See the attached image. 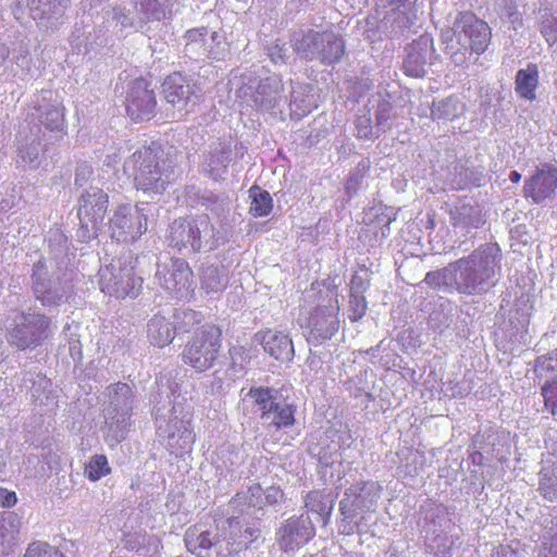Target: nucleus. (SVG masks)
Listing matches in <instances>:
<instances>
[{"instance_id":"nucleus-8","label":"nucleus","mask_w":557,"mask_h":557,"mask_svg":"<svg viewBox=\"0 0 557 557\" xmlns=\"http://www.w3.org/2000/svg\"><path fill=\"white\" fill-rule=\"evenodd\" d=\"M455 25L458 36H463L472 52L482 54L488 48L492 29L484 20L479 18L473 12H459Z\"/></svg>"},{"instance_id":"nucleus-25","label":"nucleus","mask_w":557,"mask_h":557,"mask_svg":"<svg viewBox=\"0 0 557 557\" xmlns=\"http://www.w3.org/2000/svg\"><path fill=\"white\" fill-rule=\"evenodd\" d=\"M69 4L70 0H27V7L35 20L61 16Z\"/></svg>"},{"instance_id":"nucleus-28","label":"nucleus","mask_w":557,"mask_h":557,"mask_svg":"<svg viewBox=\"0 0 557 557\" xmlns=\"http://www.w3.org/2000/svg\"><path fill=\"white\" fill-rule=\"evenodd\" d=\"M32 281L36 298L40 300L42 305H50L53 302L50 290V281L47 277L46 265L44 262L38 261L34 264Z\"/></svg>"},{"instance_id":"nucleus-20","label":"nucleus","mask_w":557,"mask_h":557,"mask_svg":"<svg viewBox=\"0 0 557 557\" xmlns=\"http://www.w3.org/2000/svg\"><path fill=\"white\" fill-rule=\"evenodd\" d=\"M162 92L173 106L185 103L194 94L189 81L181 72L171 73L162 83Z\"/></svg>"},{"instance_id":"nucleus-30","label":"nucleus","mask_w":557,"mask_h":557,"mask_svg":"<svg viewBox=\"0 0 557 557\" xmlns=\"http://www.w3.org/2000/svg\"><path fill=\"white\" fill-rule=\"evenodd\" d=\"M250 194L252 199L250 202L249 212L255 218L269 215L273 209V200L270 193L253 186L250 188Z\"/></svg>"},{"instance_id":"nucleus-44","label":"nucleus","mask_w":557,"mask_h":557,"mask_svg":"<svg viewBox=\"0 0 557 557\" xmlns=\"http://www.w3.org/2000/svg\"><path fill=\"white\" fill-rule=\"evenodd\" d=\"M357 137L360 139H370L372 138V126L370 119H364L363 121H359L357 124Z\"/></svg>"},{"instance_id":"nucleus-21","label":"nucleus","mask_w":557,"mask_h":557,"mask_svg":"<svg viewBox=\"0 0 557 557\" xmlns=\"http://www.w3.org/2000/svg\"><path fill=\"white\" fill-rule=\"evenodd\" d=\"M449 216L455 228H480L485 224L481 209L470 203L455 206L449 211Z\"/></svg>"},{"instance_id":"nucleus-14","label":"nucleus","mask_w":557,"mask_h":557,"mask_svg":"<svg viewBox=\"0 0 557 557\" xmlns=\"http://www.w3.org/2000/svg\"><path fill=\"white\" fill-rule=\"evenodd\" d=\"M435 53L433 38L423 34L414 39L407 49V55L403 63L405 75L419 78L426 73L425 66L432 63Z\"/></svg>"},{"instance_id":"nucleus-26","label":"nucleus","mask_w":557,"mask_h":557,"mask_svg":"<svg viewBox=\"0 0 557 557\" xmlns=\"http://www.w3.org/2000/svg\"><path fill=\"white\" fill-rule=\"evenodd\" d=\"M465 109L466 104L457 96H449L433 104L431 116L434 120L454 121L465 112Z\"/></svg>"},{"instance_id":"nucleus-36","label":"nucleus","mask_w":557,"mask_h":557,"mask_svg":"<svg viewBox=\"0 0 557 557\" xmlns=\"http://www.w3.org/2000/svg\"><path fill=\"white\" fill-rule=\"evenodd\" d=\"M368 311V301L364 295L349 294V320L357 322L361 320Z\"/></svg>"},{"instance_id":"nucleus-37","label":"nucleus","mask_w":557,"mask_h":557,"mask_svg":"<svg viewBox=\"0 0 557 557\" xmlns=\"http://www.w3.org/2000/svg\"><path fill=\"white\" fill-rule=\"evenodd\" d=\"M228 356L231 358V368L233 370L243 369L249 362L250 357L245 346L234 345L228 348Z\"/></svg>"},{"instance_id":"nucleus-33","label":"nucleus","mask_w":557,"mask_h":557,"mask_svg":"<svg viewBox=\"0 0 557 557\" xmlns=\"http://www.w3.org/2000/svg\"><path fill=\"white\" fill-rule=\"evenodd\" d=\"M305 506L308 510L323 517L325 521L332 510V502L329 499V496L321 491L309 492L305 499Z\"/></svg>"},{"instance_id":"nucleus-52","label":"nucleus","mask_w":557,"mask_h":557,"mask_svg":"<svg viewBox=\"0 0 557 557\" xmlns=\"http://www.w3.org/2000/svg\"><path fill=\"white\" fill-rule=\"evenodd\" d=\"M188 313L191 314V315L196 314L195 311H189Z\"/></svg>"},{"instance_id":"nucleus-48","label":"nucleus","mask_w":557,"mask_h":557,"mask_svg":"<svg viewBox=\"0 0 557 557\" xmlns=\"http://www.w3.org/2000/svg\"><path fill=\"white\" fill-rule=\"evenodd\" d=\"M408 0H386L389 5H394L397 9L405 7Z\"/></svg>"},{"instance_id":"nucleus-2","label":"nucleus","mask_w":557,"mask_h":557,"mask_svg":"<svg viewBox=\"0 0 557 557\" xmlns=\"http://www.w3.org/2000/svg\"><path fill=\"white\" fill-rule=\"evenodd\" d=\"M223 332L214 323H207L197 329L188 338L182 350V361L202 373L212 369L222 347Z\"/></svg>"},{"instance_id":"nucleus-18","label":"nucleus","mask_w":557,"mask_h":557,"mask_svg":"<svg viewBox=\"0 0 557 557\" xmlns=\"http://www.w3.org/2000/svg\"><path fill=\"white\" fill-rule=\"evenodd\" d=\"M457 264L461 269V281L457 284V290L462 294H474L476 288L494 274L493 270L487 268H476L470 260H459Z\"/></svg>"},{"instance_id":"nucleus-42","label":"nucleus","mask_w":557,"mask_h":557,"mask_svg":"<svg viewBox=\"0 0 557 557\" xmlns=\"http://www.w3.org/2000/svg\"><path fill=\"white\" fill-rule=\"evenodd\" d=\"M369 288V281L360 275H352L349 284V294L363 295Z\"/></svg>"},{"instance_id":"nucleus-32","label":"nucleus","mask_w":557,"mask_h":557,"mask_svg":"<svg viewBox=\"0 0 557 557\" xmlns=\"http://www.w3.org/2000/svg\"><path fill=\"white\" fill-rule=\"evenodd\" d=\"M200 286L207 294H211L223 290L226 283L219 268L210 265L202 270Z\"/></svg>"},{"instance_id":"nucleus-38","label":"nucleus","mask_w":557,"mask_h":557,"mask_svg":"<svg viewBox=\"0 0 557 557\" xmlns=\"http://www.w3.org/2000/svg\"><path fill=\"white\" fill-rule=\"evenodd\" d=\"M535 368L546 373H557V348L535 359Z\"/></svg>"},{"instance_id":"nucleus-50","label":"nucleus","mask_w":557,"mask_h":557,"mask_svg":"<svg viewBox=\"0 0 557 557\" xmlns=\"http://www.w3.org/2000/svg\"><path fill=\"white\" fill-rule=\"evenodd\" d=\"M375 120L377 124H382L386 119L383 115L377 114Z\"/></svg>"},{"instance_id":"nucleus-9","label":"nucleus","mask_w":557,"mask_h":557,"mask_svg":"<svg viewBox=\"0 0 557 557\" xmlns=\"http://www.w3.org/2000/svg\"><path fill=\"white\" fill-rule=\"evenodd\" d=\"M22 319L11 331L12 343L23 350L40 345L48 337L50 320L40 313H22Z\"/></svg>"},{"instance_id":"nucleus-7","label":"nucleus","mask_w":557,"mask_h":557,"mask_svg":"<svg viewBox=\"0 0 557 557\" xmlns=\"http://www.w3.org/2000/svg\"><path fill=\"white\" fill-rule=\"evenodd\" d=\"M157 99L150 84L143 77L134 79L126 94L125 109L133 122L149 121L154 116Z\"/></svg>"},{"instance_id":"nucleus-39","label":"nucleus","mask_w":557,"mask_h":557,"mask_svg":"<svg viewBox=\"0 0 557 557\" xmlns=\"http://www.w3.org/2000/svg\"><path fill=\"white\" fill-rule=\"evenodd\" d=\"M541 34L547 44L554 48V51L557 52V20H550L543 23Z\"/></svg>"},{"instance_id":"nucleus-35","label":"nucleus","mask_w":557,"mask_h":557,"mask_svg":"<svg viewBox=\"0 0 557 557\" xmlns=\"http://www.w3.org/2000/svg\"><path fill=\"white\" fill-rule=\"evenodd\" d=\"M544 408L554 417L557 416V380L545 381L541 387Z\"/></svg>"},{"instance_id":"nucleus-3","label":"nucleus","mask_w":557,"mask_h":557,"mask_svg":"<svg viewBox=\"0 0 557 557\" xmlns=\"http://www.w3.org/2000/svg\"><path fill=\"white\" fill-rule=\"evenodd\" d=\"M136 263L137 259L128 255L113 258L101 267L98 272L100 290L116 299L135 297L143 283L141 277L136 275Z\"/></svg>"},{"instance_id":"nucleus-22","label":"nucleus","mask_w":557,"mask_h":557,"mask_svg":"<svg viewBox=\"0 0 557 557\" xmlns=\"http://www.w3.org/2000/svg\"><path fill=\"white\" fill-rule=\"evenodd\" d=\"M539 84L540 72L535 63H529L527 67L520 69L516 74L515 90L522 99L534 101Z\"/></svg>"},{"instance_id":"nucleus-23","label":"nucleus","mask_w":557,"mask_h":557,"mask_svg":"<svg viewBox=\"0 0 557 557\" xmlns=\"http://www.w3.org/2000/svg\"><path fill=\"white\" fill-rule=\"evenodd\" d=\"M539 492L548 502L557 500V455L549 454L539 472Z\"/></svg>"},{"instance_id":"nucleus-17","label":"nucleus","mask_w":557,"mask_h":557,"mask_svg":"<svg viewBox=\"0 0 557 557\" xmlns=\"http://www.w3.org/2000/svg\"><path fill=\"white\" fill-rule=\"evenodd\" d=\"M169 242L172 247H191L198 251L201 247L200 230L194 219H180L170 227Z\"/></svg>"},{"instance_id":"nucleus-5","label":"nucleus","mask_w":557,"mask_h":557,"mask_svg":"<svg viewBox=\"0 0 557 557\" xmlns=\"http://www.w3.org/2000/svg\"><path fill=\"white\" fill-rule=\"evenodd\" d=\"M148 219L141 210L121 205L109 221L110 236L120 243H134L147 231Z\"/></svg>"},{"instance_id":"nucleus-1","label":"nucleus","mask_w":557,"mask_h":557,"mask_svg":"<svg viewBox=\"0 0 557 557\" xmlns=\"http://www.w3.org/2000/svg\"><path fill=\"white\" fill-rule=\"evenodd\" d=\"M161 147L154 143L135 151L124 164L137 189L160 193L170 184L174 170L162 158Z\"/></svg>"},{"instance_id":"nucleus-10","label":"nucleus","mask_w":557,"mask_h":557,"mask_svg":"<svg viewBox=\"0 0 557 557\" xmlns=\"http://www.w3.org/2000/svg\"><path fill=\"white\" fill-rule=\"evenodd\" d=\"M160 285L180 297L189 296L194 290V272L184 259H172L169 267L157 273Z\"/></svg>"},{"instance_id":"nucleus-49","label":"nucleus","mask_w":557,"mask_h":557,"mask_svg":"<svg viewBox=\"0 0 557 557\" xmlns=\"http://www.w3.org/2000/svg\"><path fill=\"white\" fill-rule=\"evenodd\" d=\"M509 180L512 183L517 184L521 180V174L518 171H511L510 174H509Z\"/></svg>"},{"instance_id":"nucleus-13","label":"nucleus","mask_w":557,"mask_h":557,"mask_svg":"<svg viewBox=\"0 0 557 557\" xmlns=\"http://www.w3.org/2000/svg\"><path fill=\"white\" fill-rule=\"evenodd\" d=\"M277 542L284 552L306 545L315 535V528L308 517L293 516L284 521L277 533Z\"/></svg>"},{"instance_id":"nucleus-16","label":"nucleus","mask_w":557,"mask_h":557,"mask_svg":"<svg viewBox=\"0 0 557 557\" xmlns=\"http://www.w3.org/2000/svg\"><path fill=\"white\" fill-rule=\"evenodd\" d=\"M255 337L262 345L264 351L276 360L289 361L293 359L294 345L287 333L265 329L257 332Z\"/></svg>"},{"instance_id":"nucleus-27","label":"nucleus","mask_w":557,"mask_h":557,"mask_svg":"<svg viewBox=\"0 0 557 557\" xmlns=\"http://www.w3.org/2000/svg\"><path fill=\"white\" fill-rule=\"evenodd\" d=\"M222 543L219 539L213 542L211 540L210 532L203 531L198 534L195 539L188 534L187 546L189 549L199 557H221L224 554L218 549Z\"/></svg>"},{"instance_id":"nucleus-51","label":"nucleus","mask_w":557,"mask_h":557,"mask_svg":"<svg viewBox=\"0 0 557 557\" xmlns=\"http://www.w3.org/2000/svg\"><path fill=\"white\" fill-rule=\"evenodd\" d=\"M345 508H346V505H345L344 500H342L339 503V509H341L342 513H345Z\"/></svg>"},{"instance_id":"nucleus-47","label":"nucleus","mask_w":557,"mask_h":557,"mask_svg":"<svg viewBox=\"0 0 557 557\" xmlns=\"http://www.w3.org/2000/svg\"><path fill=\"white\" fill-rule=\"evenodd\" d=\"M282 496H283V492H282V490H281V488H278V487H273V486H272V487H270V488L268 490L267 499H270V497H271V498H274V499H273V503H275V502H276V498H277V497H282Z\"/></svg>"},{"instance_id":"nucleus-34","label":"nucleus","mask_w":557,"mask_h":557,"mask_svg":"<svg viewBox=\"0 0 557 557\" xmlns=\"http://www.w3.org/2000/svg\"><path fill=\"white\" fill-rule=\"evenodd\" d=\"M24 557H66L57 546L35 541L28 545Z\"/></svg>"},{"instance_id":"nucleus-40","label":"nucleus","mask_w":557,"mask_h":557,"mask_svg":"<svg viewBox=\"0 0 557 557\" xmlns=\"http://www.w3.org/2000/svg\"><path fill=\"white\" fill-rule=\"evenodd\" d=\"M424 283L433 289H440L447 285L446 270L430 271L424 277Z\"/></svg>"},{"instance_id":"nucleus-31","label":"nucleus","mask_w":557,"mask_h":557,"mask_svg":"<svg viewBox=\"0 0 557 557\" xmlns=\"http://www.w3.org/2000/svg\"><path fill=\"white\" fill-rule=\"evenodd\" d=\"M84 473L91 482H97L101 478L111 473V467L108 458L103 454H97L90 457L89 461L85 465Z\"/></svg>"},{"instance_id":"nucleus-6","label":"nucleus","mask_w":557,"mask_h":557,"mask_svg":"<svg viewBox=\"0 0 557 557\" xmlns=\"http://www.w3.org/2000/svg\"><path fill=\"white\" fill-rule=\"evenodd\" d=\"M248 395L261 410V419H270L276 430L294 426L296 422L294 404L274 401L269 387H251Z\"/></svg>"},{"instance_id":"nucleus-45","label":"nucleus","mask_w":557,"mask_h":557,"mask_svg":"<svg viewBox=\"0 0 557 557\" xmlns=\"http://www.w3.org/2000/svg\"><path fill=\"white\" fill-rule=\"evenodd\" d=\"M207 33V28L205 27L189 29L186 32L185 38L187 39L188 42L198 40L205 41Z\"/></svg>"},{"instance_id":"nucleus-19","label":"nucleus","mask_w":557,"mask_h":557,"mask_svg":"<svg viewBox=\"0 0 557 557\" xmlns=\"http://www.w3.org/2000/svg\"><path fill=\"white\" fill-rule=\"evenodd\" d=\"M307 39L314 45L322 44L321 61L323 63H334L341 60L345 53L344 40L334 34L309 32Z\"/></svg>"},{"instance_id":"nucleus-41","label":"nucleus","mask_w":557,"mask_h":557,"mask_svg":"<svg viewBox=\"0 0 557 557\" xmlns=\"http://www.w3.org/2000/svg\"><path fill=\"white\" fill-rule=\"evenodd\" d=\"M44 123L51 131L58 129L63 123V113L59 109L49 110L46 113Z\"/></svg>"},{"instance_id":"nucleus-12","label":"nucleus","mask_w":557,"mask_h":557,"mask_svg":"<svg viewBox=\"0 0 557 557\" xmlns=\"http://www.w3.org/2000/svg\"><path fill=\"white\" fill-rule=\"evenodd\" d=\"M557 190V168L552 163H543L524 181L523 195L534 203H542L552 198Z\"/></svg>"},{"instance_id":"nucleus-43","label":"nucleus","mask_w":557,"mask_h":557,"mask_svg":"<svg viewBox=\"0 0 557 557\" xmlns=\"http://www.w3.org/2000/svg\"><path fill=\"white\" fill-rule=\"evenodd\" d=\"M17 503L15 492L0 487V506L3 508H11Z\"/></svg>"},{"instance_id":"nucleus-15","label":"nucleus","mask_w":557,"mask_h":557,"mask_svg":"<svg viewBox=\"0 0 557 557\" xmlns=\"http://www.w3.org/2000/svg\"><path fill=\"white\" fill-rule=\"evenodd\" d=\"M338 313L337 295L334 296L329 306L315 307L308 319L310 336L315 341H325L333 337L339 329Z\"/></svg>"},{"instance_id":"nucleus-46","label":"nucleus","mask_w":557,"mask_h":557,"mask_svg":"<svg viewBox=\"0 0 557 557\" xmlns=\"http://www.w3.org/2000/svg\"><path fill=\"white\" fill-rule=\"evenodd\" d=\"M110 392L112 391L114 394L121 393L122 395L129 397L132 395V389L126 383H115L109 387Z\"/></svg>"},{"instance_id":"nucleus-11","label":"nucleus","mask_w":557,"mask_h":557,"mask_svg":"<svg viewBox=\"0 0 557 557\" xmlns=\"http://www.w3.org/2000/svg\"><path fill=\"white\" fill-rule=\"evenodd\" d=\"M258 533L257 528L236 517H232L223 523L219 533V542L224 545L228 555L237 554L248 548L258 536Z\"/></svg>"},{"instance_id":"nucleus-29","label":"nucleus","mask_w":557,"mask_h":557,"mask_svg":"<svg viewBox=\"0 0 557 557\" xmlns=\"http://www.w3.org/2000/svg\"><path fill=\"white\" fill-rule=\"evenodd\" d=\"M21 529V519L15 512H8L0 519V545L5 548L13 544Z\"/></svg>"},{"instance_id":"nucleus-24","label":"nucleus","mask_w":557,"mask_h":557,"mask_svg":"<svg viewBox=\"0 0 557 557\" xmlns=\"http://www.w3.org/2000/svg\"><path fill=\"white\" fill-rule=\"evenodd\" d=\"M147 336L151 345L163 348L173 342L175 327L164 317L154 314L148 322Z\"/></svg>"},{"instance_id":"nucleus-4","label":"nucleus","mask_w":557,"mask_h":557,"mask_svg":"<svg viewBox=\"0 0 557 557\" xmlns=\"http://www.w3.org/2000/svg\"><path fill=\"white\" fill-rule=\"evenodd\" d=\"M109 207V195L95 187L83 193L78 199L77 216L85 239L96 238Z\"/></svg>"}]
</instances>
